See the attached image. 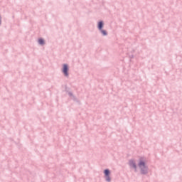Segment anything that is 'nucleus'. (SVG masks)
Returning <instances> with one entry per match:
<instances>
[{"label":"nucleus","instance_id":"nucleus-3","mask_svg":"<svg viewBox=\"0 0 182 182\" xmlns=\"http://www.w3.org/2000/svg\"><path fill=\"white\" fill-rule=\"evenodd\" d=\"M129 165L131 166V167H133V168H136V163L134 162V161H130Z\"/></svg>","mask_w":182,"mask_h":182},{"label":"nucleus","instance_id":"nucleus-6","mask_svg":"<svg viewBox=\"0 0 182 182\" xmlns=\"http://www.w3.org/2000/svg\"><path fill=\"white\" fill-rule=\"evenodd\" d=\"M38 43H39L40 45H43V44L45 43V41H43V39L40 38V39L38 40Z\"/></svg>","mask_w":182,"mask_h":182},{"label":"nucleus","instance_id":"nucleus-4","mask_svg":"<svg viewBox=\"0 0 182 182\" xmlns=\"http://www.w3.org/2000/svg\"><path fill=\"white\" fill-rule=\"evenodd\" d=\"M102 28H103V21H100L98 23V28L100 29V31H102Z\"/></svg>","mask_w":182,"mask_h":182},{"label":"nucleus","instance_id":"nucleus-1","mask_svg":"<svg viewBox=\"0 0 182 182\" xmlns=\"http://www.w3.org/2000/svg\"><path fill=\"white\" fill-rule=\"evenodd\" d=\"M139 167L141 168L142 174H146V173H147V167H146V164H144L143 159L139 161Z\"/></svg>","mask_w":182,"mask_h":182},{"label":"nucleus","instance_id":"nucleus-7","mask_svg":"<svg viewBox=\"0 0 182 182\" xmlns=\"http://www.w3.org/2000/svg\"><path fill=\"white\" fill-rule=\"evenodd\" d=\"M105 177H106L107 181H110V176L109 175Z\"/></svg>","mask_w":182,"mask_h":182},{"label":"nucleus","instance_id":"nucleus-8","mask_svg":"<svg viewBox=\"0 0 182 182\" xmlns=\"http://www.w3.org/2000/svg\"><path fill=\"white\" fill-rule=\"evenodd\" d=\"M102 33H103L104 35H107V33H106V31L105 30H101Z\"/></svg>","mask_w":182,"mask_h":182},{"label":"nucleus","instance_id":"nucleus-2","mask_svg":"<svg viewBox=\"0 0 182 182\" xmlns=\"http://www.w3.org/2000/svg\"><path fill=\"white\" fill-rule=\"evenodd\" d=\"M69 70V68L68 67V65L64 64L63 68V73H64L65 76H68L69 74L68 73V71Z\"/></svg>","mask_w":182,"mask_h":182},{"label":"nucleus","instance_id":"nucleus-5","mask_svg":"<svg viewBox=\"0 0 182 182\" xmlns=\"http://www.w3.org/2000/svg\"><path fill=\"white\" fill-rule=\"evenodd\" d=\"M109 174H110V171H109V169H106V170L105 171V176H109Z\"/></svg>","mask_w":182,"mask_h":182}]
</instances>
